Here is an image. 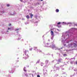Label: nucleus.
Here are the masks:
<instances>
[{
    "mask_svg": "<svg viewBox=\"0 0 77 77\" xmlns=\"http://www.w3.org/2000/svg\"><path fill=\"white\" fill-rule=\"evenodd\" d=\"M29 15H30V16H31V18H32V17H33V14H32V13L31 14H29Z\"/></svg>",
    "mask_w": 77,
    "mask_h": 77,
    "instance_id": "39448f33",
    "label": "nucleus"
},
{
    "mask_svg": "<svg viewBox=\"0 0 77 77\" xmlns=\"http://www.w3.org/2000/svg\"><path fill=\"white\" fill-rule=\"evenodd\" d=\"M37 77H40V76L39 75H37Z\"/></svg>",
    "mask_w": 77,
    "mask_h": 77,
    "instance_id": "a211bd4d",
    "label": "nucleus"
},
{
    "mask_svg": "<svg viewBox=\"0 0 77 77\" xmlns=\"http://www.w3.org/2000/svg\"><path fill=\"white\" fill-rule=\"evenodd\" d=\"M32 49H33V48H31L29 49L30 51H32Z\"/></svg>",
    "mask_w": 77,
    "mask_h": 77,
    "instance_id": "2eb2a0df",
    "label": "nucleus"
},
{
    "mask_svg": "<svg viewBox=\"0 0 77 77\" xmlns=\"http://www.w3.org/2000/svg\"><path fill=\"white\" fill-rule=\"evenodd\" d=\"M12 15H14V14H12Z\"/></svg>",
    "mask_w": 77,
    "mask_h": 77,
    "instance_id": "cd10ccee",
    "label": "nucleus"
},
{
    "mask_svg": "<svg viewBox=\"0 0 77 77\" xmlns=\"http://www.w3.org/2000/svg\"><path fill=\"white\" fill-rule=\"evenodd\" d=\"M29 56L28 55H27V56L26 55V57H23V58H24V59H28L29 58Z\"/></svg>",
    "mask_w": 77,
    "mask_h": 77,
    "instance_id": "f257e3e1",
    "label": "nucleus"
},
{
    "mask_svg": "<svg viewBox=\"0 0 77 77\" xmlns=\"http://www.w3.org/2000/svg\"><path fill=\"white\" fill-rule=\"evenodd\" d=\"M76 63L77 65V61H76Z\"/></svg>",
    "mask_w": 77,
    "mask_h": 77,
    "instance_id": "4be33fe9",
    "label": "nucleus"
},
{
    "mask_svg": "<svg viewBox=\"0 0 77 77\" xmlns=\"http://www.w3.org/2000/svg\"><path fill=\"white\" fill-rule=\"evenodd\" d=\"M7 6H8V7H9V6H10V5L9 4H7Z\"/></svg>",
    "mask_w": 77,
    "mask_h": 77,
    "instance_id": "4468645a",
    "label": "nucleus"
},
{
    "mask_svg": "<svg viewBox=\"0 0 77 77\" xmlns=\"http://www.w3.org/2000/svg\"><path fill=\"white\" fill-rule=\"evenodd\" d=\"M20 2H23V0H20Z\"/></svg>",
    "mask_w": 77,
    "mask_h": 77,
    "instance_id": "412c9836",
    "label": "nucleus"
},
{
    "mask_svg": "<svg viewBox=\"0 0 77 77\" xmlns=\"http://www.w3.org/2000/svg\"><path fill=\"white\" fill-rule=\"evenodd\" d=\"M51 39H52V40H53V37H51Z\"/></svg>",
    "mask_w": 77,
    "mask_h": 77,
    "instance_id": "aec40b11",
    "label": "nucleus"
},
{
    "mask_svg": "<svg viewBox=\"0 0 77 77\" xmlns=\"http://www.w3.org/2000/svg\"><path fill=\"white\" fill-rule=\"evenodd\" d=\"M41 1H43V0H40Z\"/></svg>",
    "mask_w": 77,
    "mask_h": 77,
    "instance_id": "393cba45",
    "label": "nucleus"
},
{
    "mask_svg": "<svg viewBox=\"0 0 77 77\" xmlns=\"http://www.w3.org/2000/svg\"><path fill=\"white\" fill-rule=\"evenodd\" d=\"M60 23H61L60 22H59L57 23V25H59L60 24Z\"/></svg>",
    "mask_w": 77,
    "mask_h": 77,
    "instance_id": "ddd939ff",
    "label": "nucleus"
},
{
    "mask_svg": "<svg viewBox=\"0 0 77 77\" xmlns=\"http://www.w3.org/2000/svg\"><path fill=\"white\" fill-rule=\"evenodd\" d=\"M66 56V54H63V56Z\"/></svg>",
    "mask_w": 77,
    "mask_h": 77,
    "instance_id": "f3484780",
    "label": "nucleus"
},
{
    "mask_svg": "<svg viewBox=\"0 0 77 77\" xmlns=\"http://www.w3.org/2000/svg\"><path fill=\"white\" fill-rule=\"evenodd\" d=\"M40 52H42V51H40Z\"/></svg>",
    "mask_w": 77,
    "mask_h": 77,
    "instance_id": "c85d7f7f",
    "label": "nucleus"
},
{
    "mask_svg": "<svg viewBox=\"0 0 77 77\" xmlns=\"http://www.w3.org/2000/svg\"><path fill=\"white\" fill-rule=\"evenodd\" d=\"M26 18H27V19H29V15H27L26 16Z\"/></svg>",
    "mask_w": 77,
    "mask_h": 77,
    "instance_id": "6e6552de",
    "label": "nucleus"
},
{
    "mask_svg": "<svg viewBox=\"0 0 77 77\" xmlns=\"http://www.w3.org/2000/svg\"><path fill=\"white\" fill-rule=\"evenodd\" d=\"M9 29H10V28H8V30H9Z\"/></svg>",
    "mask_w": 77,
    "mask_h": 77,
    "instance_id": "5701e85b",
    "label": "nucleus"
},
{
    "mask_svg": "<svg viewBox=\"0 0 77 77\" xmlns=\"http://www.w3.org/2000/svg\"><path fill=\"white\" fill-rule=\"evenodd\" d=\"M16 31L17 30H19V29L18 28H17V29L15 30Z\"/></svg>",
    "mask_w": 77,
    "mask_h": 77,
    "instance_id": "f8f14e48",
    "label": "nucleus"
},
{
    "mask_svg": "<svg viewBox=\"0 0 77 77\" xmlns=\"http://www.w3.org/2000/svg\"><path fill=\"white\" fill-rule=\"evenodd\" d=\"M70 63L71 64H72L73 63V62H72V61H71L70 62Z\"/></svg>",
    "mask_w": 77,
    "mask_h": 77,
    "instance_id": "dca6fc26",
    "label": "nucleus"
},
{
    "mask_svg": "<svg viewBox=\"0 0 77 77\" xmlns=\"http://www.w3.org/2000/svg\"><path fill=\"white\" fill-rule=\"evenodd\" d=\"M48 61L47 60L46 61V63H48Z\"/></svg>",
    "mask_w": 77,
    "mask_h": 77,
    "instance_id": "9b49d317",
    "label": "nucleus"
},
{
    "mask_svg": "<svg viewBox=\"0 0 77 77\" xmlns=\"http://www.w3.org/2000/svg\"><path fill=\"white\" fill-rule=\"evenodd\" d=\"M54 46H55L54 45H54H53V47H54Z\"/></svg>",
    "mask_w": 77,
    "mask_h": 77,
    "instance_id": "b1692460",
    "label": "nucleus"
},
{
    "mask_svg": "<svg viewBox=\"0 0 77 77\" xmlns=\"http://www.w3.org/2000/svg\"><path fill=\"white\" fill-rule=\"evenodd\" d=\"M51 33L52 36H54V33H53V31H51Z\"/></svg>",
    "mask_w": 77,
    "mask_h": 77,
    "instance_id": "f03ea898",
    "label": "nucleus"
},
{
    "mask_svg": "<svg viewBox=\"0 0 77 77\" xmlns=\"http://www.w3.org/2000/svg\"><path fill=\"white\" fill-rule=\"evenodd\" d=\"M7 32H8V31H7Z\"/></svg>",
    "mask_w": 77,
    "mask_h": 77,
    "instance_id": "bb28decb",
    "label": "nucleus"
},
{
    "mask_svg": "<svg viewBox=\"0 0 77 77\" xmlns=\"http://www.w3.org/2000/svg\"><path fill=\"white\" fill-rule=\"evenodd\" d=\"M23 70L24 71H25V72H26V71H27L26 69V68L25 67L23 68Z\"/></svg>",
    "mask_w": 77,
    "mask_h": 77,
    "instance_id": "1a4fd4ad",
    "label": "nucleus"
},
{
    "mask_svg": "<svg viewBox=\"0 0 77 77\" xmlns=\"http://www.w3.org/2000/svg\"><path fill=\"white\" fill-rule=\"evenodd\" d=\"M73 46L75 47H77V44H75V43H74L73 44Z\"/></svg>",
    "mask_w": 77,
    "mask_h": 77,
    "instance_id": "7ed1b4c3",
    "label": "nucleus"
},
{
    "mask_svg": "<svg viewBox=\"0 0 77 77\" xmlns=\"http://www.w3.org/2000/svg\"><path fill=\"white\" fill-rule=\"evenodd\" d=\"M8 26H11V23L9 24Z\"/></svg>",
    "mask_w": 77,
    "mask_h": 77,
    "instance_id": "6ab92c4d",
    "label": "nucleus"
},
{
    "mask_svg": "<svg viewBox=\"0 0 77 77\" xmlns=\"http://www.w3.org/2000/svg\"><path fill=\"white\" fill-rule=\"evenodd\" d=\"M64 22H63V23Z\"/></svg>",
    "mask_w": 77,
    "mask_h": 77,
    "instance_id": "c756f323",
    "label": "nucleus"
},
{
    "mask_svg": "<svg viewBox=\"0 0 77 77\" xmlns=\"http://www.w3.org/2000/svg\"><path fill=\"white\" fill-rule=\"evenodd\" d=\"M32 76H33V74H32Z\"/></svg>",
    "mask_w": 77,
    "mask_h": 77,
    "instance_id": "a878e982",
    "label": "nucleus"
},
{
    "mask_svg": "<svg viewBox=\"0 0 77 77\" xmlns=\"http://www.w3.org/2000/svg\"><path fill=\"white\" fill-rule=\"evenodd\" d=\"M59 10L58 9H57L56 10V12H59Z\"/></svg>",
    "mask_w": 77,
    "mask_h": 77,
    "instance_id": "423d86ee",
    "label": "nucleus"
},
{
    "mask_svg": "<svg viewBox=\"0 0 77 77\" xmlns=\"http://www.w3.org/2000/svg\"><path fill=\"white\" fill-rule=\"evenodd\" d=\"M61 60H62V59H59L58 60V62H61Z\"/></svg>",
    "mask_w": 77,
    "mask_h": 77,
    "instance_id": "0eeeda50",
    "label": "nucleus"
},
{
    "mask_svg": "<svg viewBox=\"0 0 77 77\" xmlns=\"http://www.w3.org/2000/svg\"><path fill=\"white\" fill-rule=\"evenodd\" d=\"M37 49V48L36 47H34V50H35Z\"/></svg>",
    "mask_w": 77,
    "mask_h": 77,
    "instance_id": "9d476101",
    "label": "nucleus"
},
{
    "mask_svg": "<svg viewBox=\"0 0 77 77\" xmlns=\"http://www.w3.org/2000/svg\"><path fill=\"white\" fill-rule=\"evenodd\" d=\"M23 52H24V53H25V54H26V53L27 52V51H26V50L24 49L23 50Z\"/></svg>",
    "mask_w": 77,
    "mask_h": 77,
    "instance_id": "20e7f679",
    "label": "nucleus"
}]
</instances>
